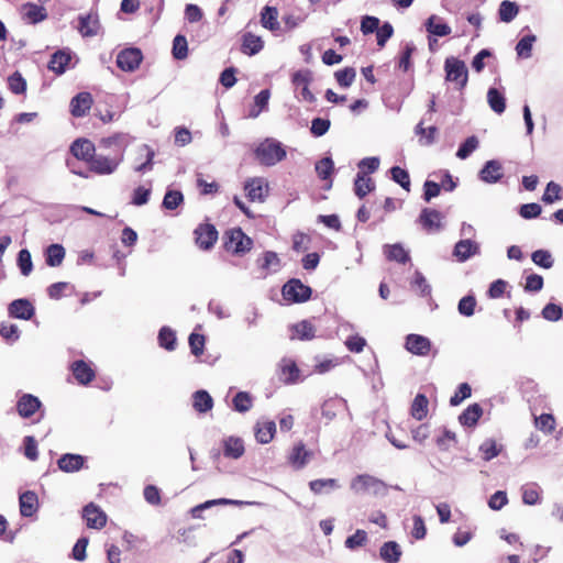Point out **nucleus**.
<instances>
[{"label": "nucleus", "instance_id": "1", "mask_svg": "<svg viewBox=\"0 0 563 563\" xmlns=\"http://www.w3.org/2000/svg\"><path fill=\"white\" fill-rule=\"evenodd\" d=\"M255 157L261 164L273 166L286 157V151L279 142L265 140L256 147Z\"/></svg>", "mask_w": 563, "mask_h": 563}, {"label": "nucleus", "instance_id": "2", "mask_svg": "<svg viewBox=\"0 0 563 563\" xmlns=\"http://www.w3.org/2000/svg\"><path fill=\"white\" fill-rule=\"evenodd\" d=\"M252 240L241 228L232 229L224 234V249L234 254H243L251 250Z\"/></svg>", "mask_w": 563, "mask_h": 563}, {"label": "nucleus", "instance_id": "3", "mask_svg": "<svg viewBox=\"0 0 563 563\" xmlns=\"http://www.w3.org/2000/svg\"><path fill=\"white\" fill-rule=\"evenodd\" d=\"M123 161V151L113 156H103L97 155L96 153L92 155L91 161H89L88 166L89 170L97 175H109L117 170L120 163Z\"/></svg>", "mask_w": 563, "mask_h": 563}, {"label": "nucleus", "instance_id": "4", "mask_svg": "<svg viewBox=\"0 0 563 563\" xmlns=\"http://www.w3.org/2000/svg\"><path fill=\"white\" fill-rule=\"evenodd\" d=\"M446 80L454 82L459 90H462L468 80V73L465 66V63L455 57H450L445 59L444 64Z\"/></svg>", "mask_w": 563, "mask_h": 563}, {"label": "nucleus", "instance_id": "5", "mask_svg": "<svg viewBox=\"0 0 563 563\" xmlns=\"http://www.w3.org/2000/svg\"><path fill=\"white\" fill-rule=\"evenodd\" d=\"M312 289L300 279L288 280L282 289V295L289 302H305L310 299Z\"/></svg>", "mask_w": 563, "mask_h": 563}, {"label": "nucleus", "instance_id": "6", "mask_svg": "<svg viewBox=\"0 0 563 563\" xmlns=\"http://www.w3.org/2000/svg\"><path fill=\"white\" fill-rule=\"evenodd\" d=\"M221 444H222V452L221 451L212 452V459L214 461H218L221 455H223L225 459L238 460V459L242 457L245 453L244 442L239 437H234V435L225 437L222 439Z\"/></svg>", "mask_w": 563, "mask_h": 563}, {"label": "nucleus", "instance_id": "7", "mask_svg": "<svg viewBox=\"0 0 563 563\" xmlns=\"http://www.w3.org/2000/svg\"><path fill=\"white\" fill-rule=\"evenodd\" d=\"M194 234L197 246L203 251L212 249L218 241V231L211 223H200Z\"/></svg>", "mask_w": 563, "mask_h": 563}, {"label": "nucleus", "instance_id": "8", "mask_svg": "<svg viewBox=\"0 0 563 563\" xmlns=\"http://www.w3.org/2000/svg\"><path fill=\"white\" fill-rule=\"evenodd\" d=\"M143 60L140 48L130 47L122 49L117 56V66L123 71H134Z\"/></svg>", "mask_w": 563, "mask_h": 563}, {"label": "nucleus", "instance_id": "9", "mask_svg": "<svg viewBox=\"0 0 563 563\" xmlns=\"http://www.w3.org/2000/svg\"><path fill=\"white\" fill-rule=\"evenodd\" d=\"M442 220L443 214L432 208L422 209L418 218L419 224L428 233L439 232L443 227Z\"/></svg>", "mask_w": 563, "mask_h": 563}, {"label": "nucleus", "instance_id": "10", "mask_svg": "<svg viewBox=\"0 0 563 563\" xmlns=\"http://www.w3.org/2000/svg\"><path fill=\"white\" fill-rule=\"evenodd\" d=\"M405 346L411 354L427 356L431 351L432 344L427 336L412 333L406 336Z\"/></svg>", "mask_w": 563, "mask_h": 563}, {"label": "nucleus", "instance_id": "11", "mask_svg": "<svg viewBox=\"0 0 563 563\" xmlns=\"http://www.w3.org/2000/svg\"><path fill=\"white\" fill-rule=\"evenodd\" d=\"M92 104L93 99L90 92H79L70 100V113L75 118L85 117L90 111Z\"/></svg>", "mask_w": 563, "mask_h": 563}, {"label": "nucleus", "instance_id": "12", "mask_svg": "<svg viewBox=\"0 0 563 563\" xmlns=\"http://www.w3.org/2000/svg\"><path fill=\"white\" fill-rule=\"evenodd\" d=\"M82 517L86 519L87 527L91 529H101L107 523L106 514L92 503L84 507Z\"/></svg>", "mask_w": 563, "mask_h": 563}, {"label": "nucleus", "instance_id": "13", "mask_svg": "<svg viewBox=\"0 0 563 563\" xmlns=\"http://www.w3.org/2000/svg\"><path fill=\"white\" fill-rule=\"evenodd\" d=\"M40 399L31 394H23L16 401V411L20 417L31 418L41 408Z\"/></svg>", "mask_w": 563, "mask_h": 563}, {"label": "nucleus", "instance_id": "14", "mask_svg": "<svg viewBox=\"0 0 563 563\" xmlns=\"http://www.w3.org/2000/svg\"><path fill=\"white\" fill-rule=\"evenodd\" d=\"M78 31L85 37H91L98 34L100 29L99 15L97 12H90L78 16Z\"/></svg>", "mask_w": 563, "mask_h": 563}, {"label": "nucleus", "instance_id": "15", "mask_svg": "<svg viewBox=\"0 0 563 563\" xmlns=\"http://www.w3.org/2000/svg\"><path fill=\"white\" fill-rule=\"evenodd\" d=\"M70 371L77 383L80 385H88L96 377V373L91 365L82 360L73 362L70 365Z\"/></svg>", "mask_w": 563, "mask_h": 563}, {"label": "nucleus", "instance_id": "16", "mask_svg": "<svg viewBox=\"0 0 563 563\" xmlns=\"http://www.w3.org/2000/svg\"><path fill=\"white\" fill-rule=\"evenodd\" d=\"M96 152L95 144L88 139H77L70 145V153L79 161L89 163Z\"/></svg>", "mask_w": 563, "mask_h": 563}, {"label": "nucleus", "instance_id": "17", "mask_svg": "<svg viewBox=\"0 0 563 563\" xmlns=\"http://www.w3.org/2000/svg\"><path fill=\"white\" fill-rule=\"evenodd\" d=\"M8 311L10 317L22 320H30L35 313L33 305L27 299L13 300L9 305Z\"/></svg>", "mask_w": 563, "mask_h": 563}, {"label": "nucleus", "instance_id": "18", "mask_svg": "<svg viewBox=\"0 0 563 563\" xmlns=\"http://www.w3.org/2000/svg\"><path fill=\"white\" fill-rule=\"evenodd\" d=\"M246 196L251 201H263L267 196L268 186L262 178H252L246 181L245 187Z\"/></svg>", "mask_w": 563, "mask_h": 563}, {"label": "nucleus", "instance_id": "19", "mask_svg": "<svg viewBox=\"0 0 563 563\" xmlns=\"http://www.w3.org/2000/svg\"><path fill=\"white\" fill-rule=\"evenodd\" d=\"M85 461V456L80 454L66 453L58 459L57 465L63 472L73 473L82 468Z\"/></svg>", "mask_w": 563, "mask_h": 563}, {"label": "nucleus", "instance_id": "20", "mask_svg": "<svg viewBox=\"0 0 563 563\" xmlns=\"http://www.w3.org/2000/svg\"><path fill=\"white\" fill-rule=\"evenodd\" d=\"M20 512L23 517H32L38 509V497L32 490H26L20 495Z\"/></svg>", "mask_w": 563, "mask_h": 563}, {"label": "nucleus", "instance_id": "21", "mask_svg": "<svg viewBox=\"0 0 563 563\" xmlns=\"http://www.w3.org/2000/svg\"><path fill=\"white\" fill-rule=\"evenodd\" d=\"M264 47L261 36L246 32L242 36L241 52L245 55L253 56L260 53Z\"/></svg>", "mask_w": 563, "mask_h": 563}, {"label": "nucleus", "instance_id": "22", "mask_svg": "<svg viewBox=\"0 0 563 563\" xmlns=\"http://www.w3.org/2000/svg\"><path fill=\"white\" fill-rule=\"evenodd\" d=\"M261 24L264 29L271 32L280 30L278 22V10L276 7L265 5L261 12Z\"/></svg>", "mask_w": 563, "mask_h": 563}, {"label": "nucleus", "instance_id": "23", "mask_svg": "<svg viewBox=\"0 0 563 563\" xmlns=\"http://www.w3.org/2000/svg\"><path fill=\"white\" fill-rule=\"evenodd\" d=\"M312 453L308 451L302 442L294 445L289 454V463L296 468H302L311 457Z\"/></svg>", "mask_w": 563, "mask_h": 563}, {"label": "nucleus", "instance_id": "24", "mask_svg": "<svg viewBox=\"0 0 563 563\" xmlns=\"http://www.w3.org/2000/svg\"><path fill=\"white\" fill-rule=\"evenodd\" d=\"M402 551L395 541L385 542L379 549V556L386 563H397L401 558Z\"/></svg>", "mask_w": 563, "mask_h": 563}, {"label": "nucleus", "instance_id": "25", "mask_svg": "<svg viewBox=\"0 0 563 563\" xmlns=\"http://www.w3.org/2000/svg\"><path fill=\"white\" fill-rule=\"evenodd\" d=\"M276 433V424L274 421H262L255 426V438L262 444L269 443Z\"/></svg>", "mask_w": 563, "mask_h": 563}, {"label": "nucleus", "instance_id": "26", "mask_svg": "<svg viewBox=\"0 0 563 563\" xmlns=\"http://www.w3.org/2000/svg\"><path fill=\"white\" fill-rule=\"evenodd\" d=\"M192 407L199 413H206L213 407V399L207 390H197L192 395Z\"/></svg>", "mask_w": 563, "mask_h": 563}, {"label": "nucleus", "instance_id": "27", "mask_svg": "<svg viewBox=\"0 0 563 563\" xmlns=\"http://www.w3.org/2000/svg\"><path fill=\"white\" fill-rule=\"evenodd\" d=\"M483 416V408L478 404L470 405L459 417L462 426L474 427Z\"/></svg>", "mask_w": 563, "mask_h": 563}, {"label": "nucleus", "instance_id": "28", "mask_svg": "<svg viewBox=\"0 0 563 563\" xmlns=\"http://www.w3.org/2000/svg\"><path fill=\"white\" fill-rule=\"evenodd\" d=\"M501 164L497 161H488L482 168L479 175L486 183H496L503 177Z\"/></svg>", "mask_w": 563, "mask_h": 563}, {"label": "nucleus", "instance_id": "29", "mask_svg": "<svg viewBox=\"0 0 563 563\" xmlns=\"http://www.w3.org/2000/svg\"><path fill=\"white\" fill-rule=\"evenodd\" d=\"M429 412V400L426 395L418 394L411 404L410 415L418 421L423 420Z\"/></svg>", "mask_w": 563, "mask_h": 563}, {"label": "nucleus", "instance_id": "30", "mask_svg": "<svg viewBox=\"0 0 563 563\" xmlns=\"http://www.w3.org/2000/svg\"><path fill=\"white\" fill-rule=\"evenodd\" d=\"M22 14L30 23H38L46 19L47 13L44 7L27 2L22 5Z\"/></svg>", "mask_w": 563, "mask_h": 563}, {"label": "nucleus", "instance_id": "31", "mask_svg": "<svg viewBox=\"0 0 563 563\" xmlns=\"http://www.w3.org/2000/svg\"><path fill=\"white\" fill-rule=\"evenodd\" d=\"M70 55L64 51L55 52L48 63V68L57 75L65 73L67 65L70 63Z\"/></svg>", "mask_w": 563, "mask_h": 563}, {"label": "nucleus", "instance_id": "32", "mask_svg": "<svg viewBox=\"0 0 563 563\" xmlns=\"http://www.w3.org/2000/svg\"><path fill=\"white\" fill-rule=\"evenodd\" d=\"M299 368L294 361L283 360L280 364V380L285 384L296 383L299 378Z\"/></svg>", "mask_w": 563, "mask_h": 563}, {"label": "nucleus", "instance_id": "33", "mask_svg": "<svg viewBox=\"0 0 563 563\" xmlns=\"http://www.w3.org/2000/svg\"><path fill=\"white\" fill-rule=\"evenodd\" d=\"M478 251V245L471 240H461L455 244L454 255L459 258V261L464 262L470 258L472 255L476 254Z\"/></svg>", "mask_w": 563, "mask_h": 563}, {"label": "nucleus", "instance_id": "34", "mask_svg": "<svg viewBox=\"0 0 563 563\" xmlns=\"http://www.w3.org/2000/svg\"><path fill=\"white\" fill-rule=\"evenodd\" d=\"M375 189V183L371 177H367L365 173H358L354 181V191L358 198H364L371 191Z\"/></svg>", "mask_w": 563, "mask_h": 563}, {"label": "nucleus", "instance_id": "35", "mask_svg": "<svg viewBox=\"0 0 563 563\" xmlns=\"http://www.w3.org/2000/svg\"><path fill=\"white\" fill-rule=\"evenodd\" d=\"M378 481L367 474L357 475L351 483V489L356 494L366 493L377 485Z\"/></svg>", "mask_w": 563, "mask_h": 563}, {"label": "nucleus", "instance_id": "36", "mask_svg": "<svg viewBox=\"0 0 563 563\" xmlns=\"http://www.w3.org/2000/svg\"><path fill=\"white\" fill-rule=\"evenodd\" d=\"M427 31L437 36L451 34V27L437 15H431L426 23Z\"/></svg>", "mask_w": 563, "mask_h": 563}, {"label": "nucleus", "instance_id": "37", "mask_svg": "<svg viewBox=\"0 0 563 563\" xmlns=\"http://www.w3.org/2000/svg\"><path fill=\"white\" fill-rule=\"evenodd\" d=\"M423 124H424V120H421L417 124V126L415 129V133L420 137L419 142L422 145H431L435 140L438 129L434 125L424 128Z\"/></svg>", "mask_w": 563, "mask_h": 563}, {"label": "nucleus", "instance_id": "38", "mask_svg": "<svg viewBox=\"0 0 563 563\" xmlns=\"http://www.w3.org/2000/svg\"><path fill=\"white\" fill-rule=\"evenodd\" d=\"M292 330L296 333L297 338L301 341H309L316 336V328L308 320H302L294 324Z\"/></svg>", "mask_w": 563, "mask_h": 563}, {"label": "nucleus", "instance_id": "39", "mask_svg": "<svg viewBox=\"0 0 563 563\" xmlns=\"http://www.w3.org/2000/svg\"><path fill=\"white\" fill-rule=\"evenodd\" d=\"M519 13V7L516 2L504 0L498 10L500 21L505 23L511 22Z\"/></svg>", "mask_w": 563, "mask_h": 563}, {"label": "nucleus", "instance_id": "40", "mask_svg": "<svg viewBox=\"0 0 563 563\" xmlns=\"http://www.w3.org/2000/svg\"><path fill=\"white\" fill-rule=\"evenodd\" d=\"M65 257V249L60 244H51L46 250V264L51 267L59 266Z\"/></svg>", "mask_w": 563, "mask_h": 563}, {"label": "nucleus", "instance_id": "41", "mask_svg": "<svg viewBox=\"0 0 563 563\" xmlns=\"http://www.w3.org/2000/svg\"><path fill=\"white\" fill-rule=\"evenodd\" d=\"M487 100L493 111L500 114L506 109V100L501 92L496 88H489L487 92Z\"/></svg>", "mask_w": 563, "mask_h": 563}, {"label": "nucleus", "instance_id": "42", "mask_svg": "<svg viewBox=\"0 0 563 563\" xmlns=\"http://www.w3.org/2000/svg\"><path fill=\"white\" fill-rule=\"evenodd\" d=\"M534 426L544 433H552L555 430V418L551 413H542L534 418Z\"/></svg>", "mask_w": 563, "mask_h": 563}, {"label": "nucleus", "instance_id": "43", "mask_svg": "<svg viewBox=\"0 0 563 563\" xmlns=\"http://www.w3.org/2000/svg\"><path fill=\"white\" fill-rule=\"evenodd\" d=\"M232 402H233L234 410H236L239 412H246L253 406V399H252L251 395L246 391H239L233 397Z\"/></svg>", "mask_w": 563, "mask_h": 563}, {"label": "nucleus", "instance_id": "44", "mask_svg": "<svg viewBox=\"0 0 563 563\" xmlns=\"http://www.w3.org/2000/svg\"><path fill=\"white\" fill-rule=\"evenodd\" d=\"M158 342H159V345L162 347L166 349L167 351L175 350V346H176L175 332L168 327H163L158 333Z\"/></svg>", "mask_w": 563, "mask_h": 563}, {"label": "nucleus", "instance_id": "45", "mask_svg": "<svg viewBox=\"0 0 563 563\" xmlns=\"http://www.w3.org/2000/svg\"><path fill=\"white\" fill-rule=\"evenodd\" d=\"M184 202V195L179 190H168L163 199V208L175 210Z\"/></svg>", "mask_w": 563, "mask_h": 563}, {"label": "nucleus", "instance_id": "46", "mask_svg": "<svg viewBox=\"0 0 563 563\" xmlns=\"http://www.w3.org/2000/svg\"><path fill=\"white\" fill-rule=\"evenodd\" d=\"M387 258L401 264L409 261L408 252L400 244L389 245L386 251Z\"/></svg>", "mask_w": 563, "mask_h": 563}, {"label": "nucleus", "instance_id": "47", "mask_svg": "<svg viewBox=\"0 0 563 563\" xmlns=\"http://www.w3.org/2000/svg\"><path fill=\"white\" fill-rule=\"evenodd\" d=\"M173 56L176 59H185L188 56V43L181 34L176 35L173 41Z\"/></svg>", "mask_w": 563, "mask_h": 563}, {"label": "nucleus", "instance_id": "48", "mask_svg": "<svg viewBox=\"0 0 563 563\" xmlns=\"http://www.w3.org/2000/svg\"><path fill=\"white\" fill-rule=\"evenodd\" d=\"M9 89L14 95H22L26 91V80L23 76L15 71L8 78Z\"/></svg>", "mask_w": 563, "mask_h": 563}, {"label": "nucleus", "instance_id": "49", "mask_svg": "<svg viewBox=\"0 0 563 563\" xmlns=\"http://www.w3.org/2000/svg\"><path fill=\"white\" fill-rule=\"evenodd\" d=\"M355 76L356 71L353 67H345L336 70L334 74L338 84L344 88L350 87L353 84Z\"/></svg>", "mask_w": 563, "mask_h": 563}, {"label": "nucleus", "instance_id": "50", "mask_svg": "<svg viewBox=\"0 0 563 563\" xmlns=\"http://www.w3.org/2000/svg\"><path fill=\"white\" fill-rule=\"evenodd\" d=\"M536 42L534 35L523 36L516 45V52L519 57L529 58L532 52V45Z\"/></svg>", "mask_w": 563, "mask_h": 563}, {"label": "nucleus", "instance_id": "51", "mask_svg": "<svg viewBox=\"0 0 563 563\" xmlns=\"http://www.w3.org/2000/svg\"><path fill=\"white\" fill-rule=\"evenodd\" d=\"M391 179L399 184L405 190H410V176L408 172L399 166H394L390 169Z\"/></svg>", "mask_w": 563, "mask_h": 563}, {"label": "nucleus", "instance_id": "52", "mask_svg": "<svg viewBox=\"0 0 563 563\" xmlns=\"http://www.w3.org/2000/svg\"><path fill=\"white\" fill-rule=\"evenodd\" d=\"M478 147V139L475 135L468 136L459 147L456 156L461 159L467 158Z\"/></svg>", "mask_w": 563, "mask_h": 563}, {"label": "nucleus", "instance_id": "53", "mask_svg": "<svg viewBox=\"0 0 563 563\" xmlns=\"http://www.w3.org/2000/svg\"><path fill=\"white\" fill-rule=\"evenodd\" d=\"M561 192H562V187L554 181H550L547 185V188L542 196V201L545 203H553L555 201H559L562 198Z\"/></svg>", "mask_w": 563, "mask_h": 563}, {"label": "nucleus", "instance_id": "54", "mask_svg": "<svg viewBox=\"0 0 563 563\" xmlns=\"http://www.w3.org/2000/svg\"><path fill=\"white\" fill-rule=\"evenodd\" d=\"M532 262L545 269H549L553 266V260L551 253L545 250H537L531 255Z\"/></svg>", "mask_w": 563, "mask_h": 563}, {"label": "nucleus", "instance_id": "55", "mask_svg": "<svg viewBox=\"0 0 563 563\" xmlns=\"http://www.w3.org/2000/svg\"><path fill=\"white\" fill-rule=\"evenodd\" d=\"M415 51H416V47L411 43L406 44L405 47L402 48L400 57H399V62H398V67L402 71L407 73L411 68V57H412V54L415 53Z\"/></svg>", "mask_w": 563, "mask_h": 563}, {"label": "nucleus", "instance_id": "56", "mask_svg": "<svg viewBox=\"0 0 563 563\" xmlns=\"http://www.w3.org/2000/svg\"><path fill=\"white\" fill-rule=\"evenodd\" d=\"M367 542V533L365 530L357 529L354 534L350 536L345 540V547L350 550L365 545Z\"/></svg>", "mask_w": 563, "mask_h": 563}, {"label": "nucleus", "instance_id": "57", "mask_svg": "<svg viewBox=\"0 0 563 563\" xmlns=\"http://www.w3.org/2000/svg\"><path fill=\"white\" fill-rule=\"evenodd\" d=\"M479 451L482 452L485 461H490L500 453V448L497 446L495 440L488 439L481 444Z\"/></svg>", "mask_w": 563, "mask_h": 563}, {"label": "nucleus", "instance_id": "58", "mask_svg": "<svg viewBox=\"0 0 563 563\" xmlns=\"http://www.w3.org/2000/svg\"><path fill=\"white\" fill-rule=\"evenodd\" d=\"M334 165L333 161L330 157H324L317 162L316 164V172L320 179L327 180L330 178L332 172H333Z\"/></svg>", "mask_w": 563, "mask_h": 563}, {"label": "nucleus", "instance_id": "59", "mask_svg": "<svg viewBox=\"0 0 563 563\" xmlns=\"http://www.w3.org/2000/svg\"><path fill=\"white\" fill-rule=\"evenodd\" d=\"M475 307H476L475 297L472 295H468V296L463 297L459 301L457 310L462 316L471 317L474 314Z\"/></svg>", "mask_w": 563, "mask_h": 563}, {"label": "nucleus", "instance_id": "60", "mask_svg": "<svg viewBox=\"0 0 563 563\" xmlns=\"http://www.w3.org/2000/svg\"><path fill=\"white\" fill-rule=\"evenodd\" d=\"M338 482L334 478L313 479L309 483V488L314 494H321L325 488H336Z\"/></svg>", "mask_w": 563, "mask_h": 563}, {"label": "nucleus", "instance_id": "61", "mask_svg": "<svg viewBox=\"0 0 563 563\" xmlns=\"http://www.w3.org/2000/svg\"><path fill=\"white\" fill-rule=\"evenodd\" d=\"M522 500L527 505H536L540 500L539 487L534 484L526 485L522 488Z\"/></svg>", "mask_w": 563, "mask_h": 563}, {"label": "nucleus", "instance_id": "62", "mask_svg": "<svg viewBox=\"0 0 563 563\" xmlns=\"http://www.w3.org/2000/svg\"><path fill=\"white\" fill-rule=\"evenodd\" d=\"M472 388L467 383L459 385L455 394L450 399L451 406H459L464 399L471 397Z\"/></svg>", "mask_w": 563, "mask_h": 563}, {"label": "nucleus", "instance_id": "63", "mask_svg": "<svg viewBox=\"0 0 563 563\" xmlns=\"http://www.w3.org/2000/svg\"><path fill=\"white\" fill-rule=\"evenodd\" d=\"M205 342H206V340L202 334L191 333L189 335L190 351L195 356H200L203 354Z\"/></svg>", "mask_w": 563, "mask_h": 563}, {"label": "nucleus", "instance_id": "64", "mask_svg": "<svg viewBox=\"0 0 563 563\" xmlns=\"http://www.w3.org/2000/svg\"><path fill=\"white\" fill-rule=\"evenodd\" d=\"M331 122L329 119L316 118L311 121V133L319 137L324 135L330 129Z\"/></svg>", "mask_w": 563, "mask_h": 563}]
</instances>
